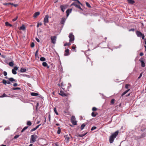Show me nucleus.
Listing matches in <instances>:
<instances>
[{
    "label": "nucleus",
    "instance_id": "25",
    "mask_svg": "<svg viewBox=\"0 0 146 146\" xmlns=\"http://www.w3.org/2000/svg\"><path fill=\"white\" fill-rule=\"evenodd\" d=\"M27 70L26 69L24 68H21L20 69V72H26Z\"/></svg>",
    "mask_w": 146,
    "mask_h": 146
},
{
    "label": "nucleus",
    "instance_id": "15",
    "mask_svg": "<svg viewBox=\"0 0 146 146\" xmlns=\"http://www.w3.org/2000/svg\"><path fill=\"white\" fill-rule=\"evenodd\" d=\"M145 136V133H143L141 135V136H139L137 137V139H140L141 138H143V137H144Z\"/></svg>",
    "mask_w": 146,
    "mask_h": 146
},
{
    "label": "nucleus",
    "instance_id": "46",
    "mask_svg": "<svg viewBox=\"0 0 146 146\" xmlns=\"http://www.w3.org/2000/svg\"><path fill=\"white\" fill-rule=\"evenodd\" d=\"M19 136V135H17L14 137V139H16L17 138H18Z\"/></svg>",
    "mask_w": 146,
    "mask_h": 146
},
{
    "label": "nucleus",
    "instance_id": "60",
    "mask_svg": "<svg viewBox=\"0 0 146 146\" xmlns=\"http://www.w3.org/2000/svg\"><path fill=\"white\" fill-rule=\"evenodd\" d=\"M41 125V124H39L38 125H37L36 127V128L37 129H38L39 126H40V125Z\"/></svg>",
    "mask_w": 146,
    "mask_h": 146
},
{
    "label": "nucleus",
    "instance_id": "29",
    "mask_svg": "<svg viewBox=\"0 0 146 146\" xmlns=\"http://www.w3.org/2000/svg\"><path fill=\"white\" fill-rule=\"evenodd\" d=\"M38 49L37 50H36L35 54V56L36 57H38Z\"/></svg>",
    "mask_w": 146,
    "mask_h": 146
},
{
    "label": "nucleus",
    "instance_id": "24",
    "mask_svg": "<svg viewBox=\"0 0 146 146\" xmlns=\"http://www.w3.org/2000/svg\"><path fill=\"white\" fill-rule=\"evenodd\" d=\"M128 3L131 4H133L135 3V1L133 0H127Z\"/></svg>",
    "mask_w": 146,
    "mask_h": 146
},
{
    "label": "nucleus",
    "instance_id": "6",
    "mask_svg": "<svg viewBox=\"0 0 146 146\" xmlns=\"http://www.w3.org/2000/svg\"><path fill=\"white\" fill-rule=\"evenodd\" d=\"M49 16L48 15H46L45 16L44 20V23L45 25L47 23H48V18Z\"/></svg>",
    "mask_w": 146,
    "mask_h": 146
},
{
    "label": "nucleus",
    "instance_id": "34",
    "mask_svg": "<svg viewBox=\"0 0 146 146\" xmlns=\"http://www.w3.org/2000/svg\"><path fill=\"white\" fill-rule=\"evenodd\" d=\"M71 45V43L70 42H69L68 43H65L64 44V46H69V45Z\"/></svg>",
    "mask_w": 146,
    "mask_h": 146
},
{
    "label": "nucleus",
    "instance_id": "45",
    "mask_svg": "<svg viewBox=\"0 0 146 146\" xmlns=\"http://www.w3.org/2000/svg\"><path fill=\"white\" fill-rule=\"evenodd\" d=\"M35 46V44L34 42H33L31 44V47L32 48L34 47Z\"/></svg>",
    "mask_w": 146,
    "mask_h": 146
},
{
    "label": "nucleus",
    "instance_id": "30",
    "mask_svg": "<svg viewBox=\"0 0 146 146\" xmlns=\"http://www.w3.org/2000/svg\"><path fill=\"white\" fill-rule=\"evenodd\" d=\"M2 82L5 85H6L7 84V81L5 79H3V80Z\"/></svg>",
    "mask_w": 146,
    "mask_h": 146
},
{
    "label": "nucleus",
    "instance_id": "52",
    "mask_svg": "<svg viewBox=\"0 0 146 146\" xmlns=\"http://www.w3.org/2000/svg\"><path fill=\"white\" fill-rule=\"evenodd\" d=\"M13 86L14 87H16L18 86V84L17 83H15L13 84Z\"/></svg>",
    "mask_w": 146,
    "mask_h": 146
},
{
    "label": "nucleus",
    "instance_id": "33",
    "mask_svg": "<svg viewBox=\"0 0 146 146\" xmlns=\"http://www.w3.org/2000/svg\"><path fill=\"white\" fill-rule=\"evenodd\" d=\"M130 85L129 84H127L125 85V88L126 89H129V86H130Z\"/></svg>",
    "mask_w": 146,
    "mask_h": 146
},
{
    "label": "nucleus",
    "instance_id": "51",
    "mask_svg": "<svg viewBox=\"0 0 146 146\" xmlns=\"http://www.w3.org/2000/svg\"><path fill=\"white\" fill-rule=\"evenodd\" d=\"M135 29L133 28V29H129V31H135Z\"/></svg>",
    "mask_w": 146,
    "mask_h": 146
},
{
    "label": "nucleus",
    "instance_id": "49",
    "mask_svg": "<svg viewBox=\"0 0 146 146\" xmlns=\"http://www.w3.org/2000/svg\"><path fill=\"white\" fill-rule=\"evenodd\" d=\"M36 128L35 127V128H34L33 129H32L31 131H30L31 132H33L34 131H35V130H36Z\"/></svg>",
    "mask_w": 146,
    "mask_h": 146
},
{
    "label": "nucleus",
    "instance_id": "61",
    "mask_svg": "<svg viewBox=\"0 0 146 146\" xmlns=\"http://www.w3.org/2000/svg\"><path fill=\"white\" fill-rule=\"evenodd\" d=\"M38 106H39V103L38 102L37 103L36 105V110H37L38 107Z\"/></svg>",
    "mask_w": 146,
    "mask_h": 146
},
{
    "label": "nucleus",
    "instance_id": "11",
    "mask_svg": "<svg viewBox=\"0 0 146 146\" xmlns=\"http://www.w3.org/2000/svg\"><path fill=\"white\" fill-rule=\"evenodd\" d=\"M70 134L69 135H64V137L65 138V140L66 143L69 142V139H70Z\"/></svg>",
    "mask_w": 146,
    "mask_h": 146
},
{
    "label": "nucleus",
    "instance_id": "42",
    "mask_svg": "<svg viewBox=\"0 0 146 146\" xmlns=\"http://www.w3.org/2000/svg\"><path fill=\"white\" fill-rule=\"evenodd\" d=\"M76 136L77 137H83V136L82 134H78L77 135H76Z\"/></svg>",
    "mask_w": 146,
    "mask_h": 146
},
{
    "label": "nucleus",
    "instance_id": "39",
    "mask_svg": "<svg viewBox=\"0 0 146 146\" xmlns=\"http://www.w3.org/2000/svg\"><path fill=\"white\" fill-rule=\"evenodd\" d=\"M58 129L57 131V133L58 134H60L61 132V129L60 127H58Z\"/></svg>",
    "mask_w": 146,
    "mask_h": 146
},
{
    "label": "nucleus",
    "instance_id": "2",
    "mask_svg": "<svg viewBox=\"0 0 146 146\" xmlns=\"http://www.w3.org/2000/svg\"><path fill=\"white\" fill-rule=\"evenodd\" d=\"M119 133L118 131H117L114 133L111 134V136L109 138V141L110 143H112L117 135H118Z\"/></svg>",
    "mask_w": 146,
    "mask_h": 146
},
{
    "label": "nucleus",
    "instance_id": "4",
    "mask_svg": "<svg viewBox=\"0 0 146 146\" xmlns=\"http://www.w3.org/2000/svg\"><path fill=\"white\" fill-rule=\"evenodd\" d=\"M136 33L137 36L142 37L143 39H144L145 37L144 34H143L141 32L138 31H137Z\"/></svg>",
    "mask_w": 146,
    "mask_h": 146
},
{
    "label": "nucleus",
    "instance_id": "21",
    "mask_svg": "<svg viewBox=\"0 0 146 146\" xmlns=\"http://www.w3.org/2000/svg\"><path fill=\"white\" fill-rule=\"evenodd\" d=\"M98 114V113L97 112L94 113V112H92V113L91 115L92 117H95Z\"/></svg>",
    "mask_w": 146,
    "mask_h": 146
},
{
    "label": "nucleus",
    "instance_id": "47",
    "mask_svg": "<svg viewBox=\"0 0 146 146\" xmlns=\"http://www.w3.org/2000/svg\"><path fill=\"white\" fill-rule=\"evenodd\" d=\"M18 18V17L17 16L16 17H15V18H14V19H13V21H16L17 19Z\"/></svg>",
    "mask_w": 146,
    "mask_h": 146
},
{
    "label": "nucleus",
    "instance_id": "9",
    "mask_svg": "<svg viewBox=\"0 0 146 146\" xmlns=\"http://www.w3.org/2000/svg\"><path fill=\"white\" fill-rule=\"evenodd\" d=\"M52 43L54 44L56 43V36H51L50 37Z\"/></svg>",
    "mask_w": 146,
    "mask_h": 146
},
{
    "label": "nucleus",
    "instance_id": "54",
    "mask_svg": "<svg viewBox=\"0 0 146 146\" xmlns=\"http://www.w3.org/2000/svg\"><path fill=\"white\" fill-rule=\"evenodd\" d=\"M22 75L24 77H29L30 76H29L26 74H23Z\"/></svg>",
    "mask_w": 146,
    "mask_h": 146
},
{
    "label": "nucleus",
    "instance_id": "58",
    "mask_svg": "<svg viewBox=\"0 0 146 146\" xmlns=\"http://www.w3.org/2000/svg\"><path fill=\"white\" fill-rule=\"evenodd\" d=\"M125 94H126V93L125 92H123L122 94L121 95V96H123V95H124Z\"/></svg>",
    "mask_w": 146,
    "mask_h": 146
},
{
    "label": "nucleus",
    "instance_id": "59",
    "mask_svg": "<svg viewBox=\"0 0 146 146\" xmlns=\"http://www.w3.org/2000/svg\"><path fill=\"white\" fill-rule=\"evenodd\" d=\"M35 39L38 42H40V40H39L38 38H35Z\"/></svg>",
    "mask_w": 146,
    "mask_h": 146
},
{
    "label": "nucleus",
    "instance_id": "43",
    "mask_svg": "<svg viewBox=\"0 0 146 146\" xmlns=\"http://www.w3.org/2000/svg\"><path fill=\"white\" fill-rule=\"evenodd\" d=\"M97 110V109L95 107H93L92 108V110L93 111H96Z\"/></svg>",
    "mask_w": 146,
    "mask_h": 146
},
{
    "label": "nucleus",
    "instance_id": "20",
    "mask_svg": "<svg viewBox=\"0 0 146 146\" xmlns=\"http://www.w3.org/2000/svg\"><path fill=\"white\" fill-rule=\"evenodd\" d=\"M42 65L44 67H47V68H49V66H48L47 64L45 62H44L42 63Z\"/></svg>",
    "mask_w": 146,
    "mask_h": 146
},
{
    "label": "nucleus",
    "instance_id": "31",
    "mask_svg": "<svg viewBox=\"0 0 146 146\" xmlns=\"http://www.w3.org/2000/svg\"><path fill=\"white\" fill-rule=\"evenodd\" d=\"M28 126H26L24 127L23 128L22 130H21V132H23L27 128H28Z\"/></svg>",
    "mask_w": 146,
    "mask_h": 146
},
{
    "label": "nucleus",
    "instance_id": "14",
    "mask_svg": "<svg viewBox=\"0 0 146 146\" xmlns=\"http://www.w3.org/2000/svg\"><path fill=\"white\" fill-rule=\"evenodd\" d=\"M60 93H59V94L62 96L65 97L67 96V94L62 90L60 91Z\"/></svg>",
    "mask_w": 146,
    "mask_h": 146
},
{
    "label": "nucleus",
    "instance_id": "37",
    "mask_svg": "<svg viewBox=\"0 0 146 146\" xmlns=\"http://www.w3.org/2000/svg\"><path fill=\"white\" fill-rule=\"evenodd\" d=\"M13 63L12 62H10L9 63V65L11 66H13Z\"/></svg>",
    "mask_w": 146,
    "mask_h": 146
},
{
    "label": "nucleus",
    "instance_id": "50",
    "mask_svg": "<svg viewBox=\"0 0 146 146\" xmlns=\"http://www.w3.org/2000/svg\"><path fill=\"white\" fill-rule=\"evenodd\" d=\"M42 25V23H38L37 25V27L38 28L39 26H40Z\"/></svg>",
    "mask_w": 146,
    "mask_h": 146
},
{
    "label": "nucleus",
    "instance_id": "7",
    "mask_svg": "<svg viewBox=\"0 0 146 146\" xmlns=\"http://www.w3.org/2000/svg\"><path fill=\"white\" fill-rule=\"evenodd\" d=\"M70 38L69 41L70 42L73 41L74 40V36L72 33H70L69 36Z\"/></svg>",
    "mask_w": 146,
    "mask_h": 146
},
{
    "label": "nucleus",
    "instance_id": "10",
    "mask_svg": "<svg viewBox=\"0 0 146 146\" xmlns=\"http://www.w3.org/2000/svg\"><path fill=\"white\" fill-rule=\"evenodd\" d=\"M143 58H141L139 60V61L141 62V65L142 67H144L145 66V64L143 61Z\"/></svg>",
    "mask_w": 146,
    "mask_h": 146
},
{
    "label": "nucleus",
    "instance_id": "44",
    "mask_svg": "<svg viewBox=\"0 0 146 146\" xmlns=\"http://www.w3.org/2000/svg\"><path fill=\"white\" fill-rule=\"evenodd\" d=\"M114 101H115V100L114 99H112L111 100V103L112 104H114Z\"/></svg>",
    "mask_w": 146,
    "mask_h": 146
},
{
    "label": "nucleus",
    "instance_id": "55",
    "mask_svg": "<svg viewBox=\"0 0 146 146\" xmlns=\"http://www.w3.org/2000/svg\"><path fill=\"white\" fill-rule=\"evenodd\" d=\"M48 118L49 121H50V114H49V115H48Z\"/></svg>",
    "mask_w": 146,
    "mask_h": 146
},
{
    "label": "nucleus",
    "instance_id": "28",
    "mask_svg": "<svg viewBox=\"0 0 146 146\" xmlns=\"http://www.w3.org/2000/svg\"><path fill=\"white\" fill-rule=\"evenodd\" d=\"M40 60L41 61H44L46 60V59L44 57H41L40 58Z\"/></svg>",
    "mask_w": 146,
    "mask_h": 146
},
{
    "label": "nucleus",
    "instance_id": "57",
    "mask_svg": "<svg viewBox=\"0 0 146 146\" xmlns=\"http://www.w3.org/2000/svg\"><path fill=\"white\" fill-rule=\"evenodd\" d=\"M130 90V89H127V90L125 91V92L126 94L127 92H128Z\"/></svg>",
    "mask_w": 146,
    "mask_h": 146
},
{
    "label": "nucleus",
    "instance_id": "32",
    "mask_svg": "<svg viewBox=\"0 0 146 146\" xmlns=\"http://www.w3.org/2000/svg\"><path fill=\"white\" fill-rule=\"evenodd\" d=\"M32 124L31 122L30 121H28L27 122V125L29 126H31Z\"/></svg>",
    "mask_w": 146,
    "mask_h": 146
},
{
    "label": "nucleus",
    "instance_id": "41",
    "mask_svg": "<svg viewBox=\"0 0 146 146\" xmlns=\"http://www.w3.org/2000/svg\"><path fill=\"white\" fill-rule=\"evenodd\" d=\"M96 127L95 126L93 127L91 129V131H92L93 130L96 129Z\"/></svg>",
    "mask_w": 146,
    "mask_h": 146
},
{
    "label": "nucleus",
    "instance_id": "16",
    "mask_svg": "<svg viewBox=\"0 0 146 146\" xmlns=\"http://www.w3.org/2000/svg\"><path fill=\"white\" fill-rule=\"evenodd\" d=\"M40 12H37L36 13H35L33 15V17L34 18H36L37 16L39 15H40Z\"/></svg>",
    "mask_w": 146,
    "mask_h": 146
},
{
    "label": "nucleus",
    "instance_id": "53",
    "mask_svg": "<svg viewBox=\"0 0 146 146\" xmlns=\"http://www.w3.org/2000/svg\"><path fill=\"white\" fill-rule=\"evenodd\" d=\"M3 74L5 76H6L7 75V73L5 71H4L3 72Z\"/></svg>",
    "mask_w": 146,
    "mask_h": 146
},
{
    "label": "nucleus",
    "instance_id": "27",
    "mask_svg": "<svg viewBox=\"0 0 146 146\" xmlns=\"http://www.w3.org/2000/svg\"><path fill=\"white\" fill-rule=\"evenodd\" d=\"M5 24L6 26H10V27H12V26L11 24L9 23L8 22H6L5 23Z\"/></svg>",
    "mask_w": 146,
    "mask_h": 146
},
{
    "label": "nucleus",
    "instance_id": "64",
    "mask_svg": "<svg viewBox=\"0 0 146 146\" xmlns=\"http://www.w3.org/2000/svg\"><path fill=\"white\" fill-rule=\"evenodd\" d=\"M18 6V5L17 4H14L13 6H14L15 7H17Z\"/></svg>",
    "mask_w": 146,
    "mask_h": 146
},
{
    "label": "nucleus",
    "instance_id": "5",
    "mask_svg": "<svg viewBox=\"0 0 146 146\" xmlns=\"http://www.w3.org/2000/svg\"><path fill=\"white\" fill-rule=\"evenodd\" d=\"M71 122L73 125H76L77 121H76L75 117L74 116H72L71 117Z\"/></svg>",
    "mask_w": 146,
    "mask_h": 146
},
{
    "label": "nucleus",
    "instance_id": "48",
    "mask_svg": "<svg viewBox=\"0 0 146 146\" xmlns=\"http://www.w3.org/2000/svg\"><path fill=\"white\" fill-rule=\"evenodd\" d=\"M143 72L142 73H141L140 74V75L138 77V79H140L141 77L142 76V74H143Z\"/></svg>",
    "mask_w": 146,
    "mask_h": 146
},
{
    "label": "nucleus",
    "instance_id": "22",
    "mask_svg": "<svg viewBox=\"0 0 146 146\" xmlns=\"http://www.w3.org/2000/svg\"><path fill=\"white\" fill-rule=\"evenodd\" d=\"M31 95L32 96H38L39 95L37 93L32 92L31 93Z\"/></svg>",
    "mask_w": 146,
    "mask_h": 146
},
{
    "label": "nucleus",
    "instance_id": "63",
    "mask_svg": "<svg viewBox=\"0 0 146 146\" xmlns=\"http://www.w3.org/2000/svg\"><path fill=\"white\" fill-rule=\"evenodd\" d=\"M143 55V54L142 52H141L140 53V55L141 56H142Z\"/></svg>",
    "mask_w": 146,
    "mask_h": 146
},
{
    "label": "nucleus",
    "instance_id": "35",
    "mask_svg": "<svg viewBox=\"0 0 146 146\" xmlns=\"http://www.w3.org/2000/svg\"><path fill=\"white\" fill-rule=\"evenodd\" d=\"M85 126V125L84 124H83L81 125V130H82L84 129V127Z\"/></svg>",
    "mask_w": 146,
    "mask_h": 146
},
{
    "label": "nucleus",
    "instance_id": "56",
    "mask_svg": "<svg viewBox=\"0 0 146 146\" xmlns=\"http://www.w3.org/2000/svg\"><path fill=\"white\" fill-rule=\"evenodd\" d=\"M9 3H3V5H9Z\"/></svg>",
    "mask_w": 146,
    "mask_h": 146
},
{
    "label": "nucleus",
    "instance_id": "13",
    "mask_svg": "<svg viewBox=\"0 0 146 146\" xmlns=\"http://www.w3.org/2000/svg\"><path fill=\"white\" fill-rule=\"evenodd\" d=\"M73 8V7H72V8L70 9H68L66 11V16L67 17H68L70 14V13L72 11V9Z\"/></svg>",
    "mask_w": 146,
    "mask_h": 146
},
{
    "label": "nucleus",
    "instance_id": "19",
    "mask_svg": "<svg viewBox=\"0 0 146 146\" xmlns=\"http://www.w3.org/2000/svg\"><path fill=\"white\" fill-rule=\"evenodd\" d=\"M9 81L12 82L13 81L16 82L17 81V80L14 79L13 78H8Z\"/></svg>",
    "mask_w": 146,
    "mask_h": 146
},
{
    "label": "nucleus",
    "instance_id": "23",
    "mask_svg": "<svg viewBox=\"0 0 146 146\" xmlns=\"http://www.w3.org/2000/svg\"><path fill=\"white\" fill-rule=\"evenodd\" d=\"M25 29V27L24 25H22L20 27V29L23 31H24Z\"/></svg>",
    "mask_w": 146,
    "mask_h": 146
},
{
    "label": "nucleus",
    "instance_id": "8",
    "mask_svg": "<svg viewBox=\"0 0 146 146\" xmlns=\"http://www.w3.org/2000/svg\"><path fill=\"white\" fill-rule=\"evenodd\" d=\"M68 5H61L60 6V8L61 9V11L63 12L64 11V10L65 9L68 7Z\"/></svg>",
    "mask_w": 146,
    "mask_h": 146
},
{
    "label": "nucleus",
    "instance_id": "40",
    "mask_svg": "<svg viewBox=\"0 0 146 146\" xmlns=\"http://www.w3.org/2000/svg\"><path fill=\"white\" fill-rule=\"evenodd\" d=\"M21 89V88L19 87L14 88H13V90H20Z\"/></svg>",
    "mask_w": 146,
    "mask_h": 146
},
{
    "label": "nucleus",
    "instance_id": "17",
    "mask_svg": "<svg viewBox=\"0 0 146 146\" xmlns=\"http://www.w3.org/2000/svg\"><path fill=\"white\" fill-rule=\"evenodd\" d=\"M65 53L64 54V55L65 56H67L69 54V50L67 49L65 50Z\"/></svg>",
    "mask_w": 146,
    "mask_h": 146
},
{
    "label": "nucleus",
    "instance_id": "26",
    "mask_svg": "<svg viewBox=\"0 0 146 146\" xmlns=\"http://www.w3.org/2000/svg\"><path fill=\"white\" fill-rule=\"evenodd\" d=\"M5 97H9V96H7L5 93L3 94L2 96H0V98H3Z\"/></svg>",
    "mask_w": 146,
    "mask_h": 146
},
{
    "label": "nucleus",
    "instance_id": "1",
    "mask_svg": "<svg viewBox=\"0 0 146 146\" xmlns=\"http://www.w3.org/2000/svg\"><path fill=\"white\" fill-rule=\"evenodd\" d=\"M73 1H74L75 2L72 3L70 6V7L72 6H74L76 8H77L79 9H80L81 10L83 11V9L81 8L80 5L83 6L82 4L78 0H72Z\"/></svg>",
    "mask_w": 146,
    "mask_h": 146
},
{
    "label": "nucleus",
    "instance_id": "38",
    "mask_svg": "<svg viewBox=\"0 0 146 146\" xmlns=\"http://www.w3.org/2000/svg\"><path fill=\"white\" fill-rule=\"evenodd\" d=\"M86 6L88 7L89 8H91V6L87 2H86Z\"/></svg>",
    "mask_w": 146,
    "mask_h": 146
},
{
    "label": "nucleus",
    "instance_id": "36",
    "mask_svg": "<svg viewBox=\"0 0 146 146\" xmlns=\"http://www.w3.org/2000/svg\"><path fill=\"white\" fill-rule=\"evenodd\" d=\"M54 110L55 113L57 115H58V114L56 110V108H54Z\"/></svg>",
    "mask_w": 146,
    "mask_h": 146
},
{
    "label": "nucleus",
    "instance_id": "62",
    "mask_svg": "<svg viewBox=\"0 0 146 146\" xmlns=\"http://www.w3.org/2000/svg\"><path fill=\"white\" fill-rule=\"evenodd\" d=\"M7 84H11L10 81H7Z\"/></svg>",
    "mask_w": 146,
    "mask_h": 146
},
{
    "label": "nucleus",
    "instance_id": "3",
    "mask_svg": "<svg viewBox=\"0 0 146 146\" xmlns=\"http://www.w3.org/2000/svg\"><path fill=\"white\" fill-rule=\"evenodd\" d=\"M37 137L36 135H31V138L30 143L34 142L36 141V139Z\"/></svg>",
    "mask_w": 146,
    "mask_h": 146
},
{
    "label": "nucleus",
    "instance_id": "18",
    "mask_svg": "<svg viewBox=\"0 0 146 146\" xmlns=\"http://www.w3.org/2000/svg\"><path fill=\"white\" fill-rule=\"evenodd\" d=\"M66 21V19L64 18H62L60 23L61 24L64 25L65 23V21Z\"/></svg>",
    "mask_w": 146,
    "mask_h": 146
},
{
    "label": "nucleus",
    "instance_id": "12",
    "mask_svg": "<svg viewBox=\"0 0 146 146\" xmlns=\"http://www.w3.org/2000/svg\"><path fill=\"white\" fill-rule=\"evenodd\" d=\"M18 68L17 66L14 67V69L12 70V72L13 74H17L16 71L18 70Z\"/></svg>",
    "mask_w": 146,
    "mask_h": 146
}]
</instances>
